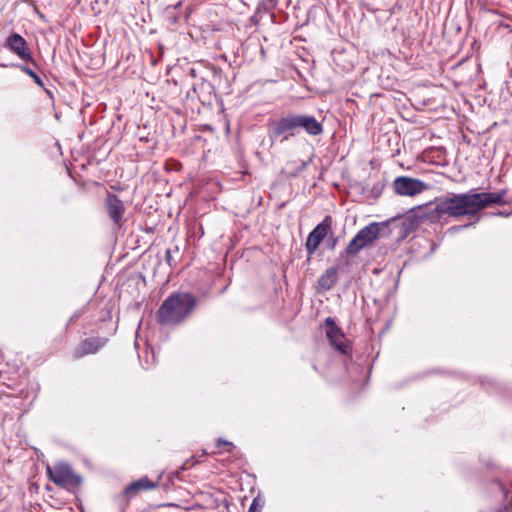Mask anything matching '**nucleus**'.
I'll use <instances>...</instances> for the list:
<instances>
[{
  "label": "nucleus",
  "instance_id": "obj_1",
  "mask_svg": "<svg viewBox=\"0 0 512 512\" xmlns=\"http://www.w3.org/2000/svg\"><path fill=\"white\" fill-rule=\"evenodd\" d=\"M505 191L500 193H450L435 201V211L438 215H447L453 218L474 216L482 209L492 205L504 203Z\"/></svg>",
  "mask_w": 512,
  "mask_h": 512
},
{
  "label": "nucleus",
  "instance_id": "obj_2",
  "mask_svg": "<svg viewBox=\"0 0 512 512\" xmlns=\"http://www.w3.org/2000/svg\"><path fill=\"white\" fill-rule=\"evenodd\" d=\"M196 306V298L186 292L169 295L157 311V320L161 325L174 326L185 321Z\"/></svg>",
  "mask_w": 512,
  "mask_h": 512
},
{
  "label": "nucleus",
  "instance_id": "obj_3",
  "mask_svg": "<svg viewBox=\"0 0 512 512\" xmlns=\"http://www.w3.org/2000/svg\"><path fill=\"white\" fill-rule=\"evenodd\" d=\"M47 475L56 485L65 489H74L79 486L81 479L66 463H57L54 466H47Z\"/></svg>",
  "mask_w": 512,
  "mask_h": 512
},
{
  "label": "nucleus",
  "instance_id": "obj_4",
  "mask_svg": "<svg viewBox=\"0 0 512 512\" xmlns=\"http://www.w3.org/2000/svg\"><path fill=\"white\" fill-rule=\"evenodd\" d=\"M378 223H371L362 228L348 243L345 251L348 255H356L361 249L371 245L379 236Z\"/></svg>",
  "mask_w": 512,
  "mask_h": 512
},
{
  "label": "nucleus",
  "instance_id": "obj_5",
  "mask_svg": "<svg viewBox=\"0 0 512 512\" xmlns=\"http://www.w3.org/2000/svg\"><path fill=\"white\" fill-rule=\"evenodd\" d=\"M392 188L399 196L414 197L428 190L429 185L417 178L399 176L394 179Z\"/></svg>",
  "mask_w": 512,
  "mask_h": 512
},
{
  "label": "nucleus",
  "instance_id": "obj_6",
  "mask_svg": "<svg viewBox=\"0 0 512 512\" xmlns=\"http://www.w3.org/2000/svg\"><path fill=\"white\" fill-rule=\"evenodd\" d=\"M331 226L332 219L330 216H326L324 220L310 232L305 244L309 256H312L316 252L323 239L331 230Z\"/></svg>",
  "mask_w": 512,
  "mask_h": 512
},
{
  "label": "nucleus",
  "instance_id": "obj_7",
  "mask_svg": "<svg viewBox=\"0 0 512 512\" xmlns=\"http://www.w3.org/2000/svg\"><path fill=\"white\" fill-rule=\"evenodd\" d=\"M326 326V335L329 339L330 344L342 354H346L348 352V345L345 335L342 333L341 329L336 325L335 321L328 317L325 320Z\"/></svg>",
  "mask_w": 512,
  "mask_h": 512
},
{
  "label": "nucleus",
  "instance_id": "obj_8",
  "mask_svg": "<svg viewBox=\"0 0 512 512\" xmlns=\"http://www.w3.org/2000/svg\"><path fill=\"white\" fill-rule=\"evenodd\" d=\"M296 130V114H289L285 117H282L274 122H272L269 126V138L274 141L281 135L285 133H290L291 136L294 135V131Z\"/></svg>",
  "mask_w": 512,
  "mask_h": 512
},
{
  "label": "nucleus",
  "instance_id": "obj_9",
  "mask_svg": "<svg viewBox=\"0 0 512 512\" xmlns=\"http://www.w3.org/2000/svg\"><path fill=\"white\" fill-rule=\"evenodd\" d=\"M7 46L13 51L20 59L24 61L33 62V57L29 51L26 40L19 34L13 33L7 38Z\"/></svg>",
  "mask_w": 512,
  "mask_h": 512
},
{
  "label": "nucleus",
  "instance_id": "obj_10",
  "mask_svg": "<svg viewBox=\"0 0 512 512\" xmlns=\"http://www.w3.org/2000/svg\"><path fill=\"white\" fill-rule=\"evenodd\" d=\"M107 342L106 338L93 337L82 341L73 352V357L79 359L88 354H94Z\"/></svg>",
  "mask_w": 512,
  "mask_h": 512
},
{
  "label": "nucleus",
  "instance_id": "obj_11",
  "mask_svg": "<svg viewBox=\"0 0 512 512\" xmlns=\"http://www.w3.org/2000/svg\"><path fill=\"white\" fill-rule=\"evenodd\" d=\"M303 129L311 136H318L323 132V125L314 116L296 114V129Z\"/></svg>",
  "mask_w": 512,
  "mask_h": 512
},
{
  "label": "nucleus",
  "instance_id": "obj_12",
  "mask_svg": "<svg viewBox=\"0 0 512 512\" xmlns=\"http://www.w3.org/2000/svg\"><path fill=\"white\" fill-rule=\"evenodd\" d=\"M106 207L111 219L119 225L125 211L123 202L116 195L109 194L106 198Z\"/></svg>",
  "mask_w": 512,
  "mask_h": 512
},
{
  "label": "nucleus",
  "instance_id": "obj_13",
  "mask_svg": "<svg viewBox=\"0 0 512 512\" xmlns=\"http://www.w3.org/2000/svg\"><path fill=\"white\" fill-rule=\"evenodd\" d=\"M157 486V483L152 482L148 477H142L131 484H129L125 490L124 493L128 497H134L138 494V492L142 490H151L154 489Z\"/></svg>",
  "mask_w": 512,
  "mask_h": 512
},
{
  "label": "nucleus",
  "instance_id": "obj_14",
  "mask_svg": "<svg viewBox=\"0 0 512 512\" xmlns=\"http://www.w3.org/2000/svg\"><path fill=\"white\" fill-rule=\"evenodd\" d=\"M338 278V272L335 267L327 269L318 279V285L323 290L331 289Z\"/></svg>",
  "mask_w": 512,
  "mask_h": 512
},
{
  "label": "nucleus",
  "instance_id": "obj_15",
  "mask_svg": "<svg viewBox=\"0 0 512 512\" xmlns=\"http://www.w3.org/2000/svg\"><path fill=\"white\" fill-rule=\"evenodd\" d=\"M22 71L25 72L27 75H29L38 86L44 87V83H43L42 79L29 67L23 66Z\"/></svg>",
  "mask_w": 512,
  "mask_h": 512
},
{
  "label": "nucleus",
  "instance_id": "obj_16",
  "mask_svg": "<svg viewBox=\"0 0 512 512\" xmlns=\"http://www.w3.org/2000/svg\"><path fill=\"white\" fill-rule=\"evenodd\" d=\"M166 261L169 264V266H172L174 264L171 249L166 250Z\"/></svg>",
  "mask_w": 512,
  "mask_h": 512
},
{
  "label": "nucleus",
  "instance_id": "obj_17",
  "mask_svg": "<svg viewBox=\"0 0 512 512\" xmlns=\"http://www.w3.org/2000/svg\"><path fill=\"white\" fill-rule=\"evenodd\" d=\"M222 445L229 446V447H233V444H232L231 442L226 441V440L219 439V440H218V443H217V446H218V447H221Z\"/></svg>",
  "mask_w": 512,
  "mask_h": 512
},
{
  "label": "nucleus",
  "instance_id": "obj_18",
  "mask_svg": "<svg viewBox=\"0 0 512 512\" xmlns=\"http://www.w3.org/2000/svg\"><path fill=\"white\" fill-rule=\"evenodd\" d=\"M254 510H256V501L254 500L253 503L251 504L250 508H249V512H253Z\"/></svg>",
  "mask_w": 512,
  "mask_h": 512
}]
</instances>
